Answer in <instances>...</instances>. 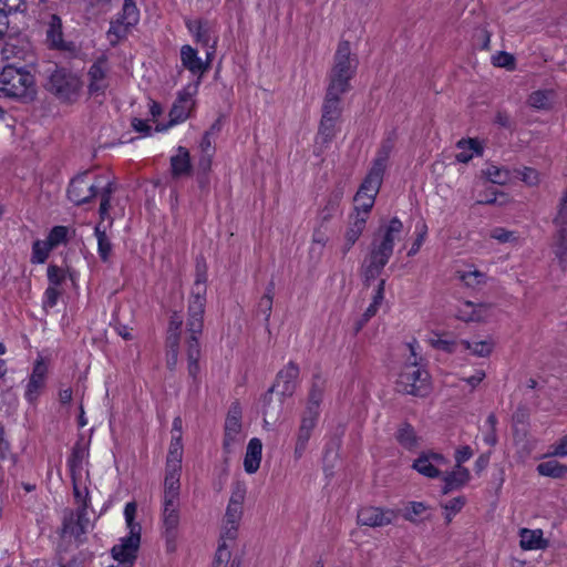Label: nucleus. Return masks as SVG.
<instances>
[{"label": "nucleus", "instance_id": "1", "mask_svg": "<svg viewBox=\"0 0 567 567\" xmlns=\"http://www.w3.org/2000/svg\"><path fill=\"white\" fill-rule=\"evenodd\" d=\"M206 278L204 274H197L195 282L192 287L190 297L187 309V360L188 373L196 379L199 372L198 359L200 355V347L198 339L202 336L204 327V311L206 303Z\"/></svg>", "mask_w": 567, "mask_h": 567}, {"label": "nucleus", "instance_id": "2", "mask_svg": "<svg viewBox=\"0 0 567 567\" xmlns=\"http://www.w3.org/2000/svg\"><path fill=\"white\" fill-rule=\"evenodd\" d=\"M93 183L89 173L73 178L68 187V197L75 205L90 202L93 197L100 196L101 221L94 227V236L97 240L99 254L103 261H106V227L102 221L106 216V186Z\"/></svg>", "mask_w": 567, "mask_h": 567}, {"label": "nucleus", "instance_id": "3", "mask_svg": "<svg viewBox=\"0 0 567 567\" xmlns=\"http://www.w3.org/2000/svg\"><path fill=\"white\" fill-rule=\"evenodd\" d=\"M403 233L402 221L393 217L388 225L381 226L374 236L369 257L364 261V276L367 280L378 277L390 260L395 241L401 240Z\"/></svg>", "mask_w": 567, "mask_h": 567}, {"label": "nucleus", "instance_id": "4", "mask_svg": "<svg viewBox=\"0 0 567 567\" xmlns=\"http://www.w3.org/2000/svg\"><path fill=\"white\" fill-rule=\"evenodd\" d=\"M136 504L130 502L125 505L124 517L127 535L118 538V542L111 548V556L116 565L109 567H133L141 546L142 527L135 522Z\"/></svg>", "mask_w": 567, "mask_h": 567}, {"label": "nucleus", "instance_id": "5", "mask_svg": "<svg viewBox=\"0 0 567 567\" xmlns=\"http://www.w3.org/2000/svg\"><path fill=\"white\" fill-rule=\"evenodd\" d=\"M323 392H324V381L316 377L312 381L307 405L305 411L301 414L300 425L298 427L297 434H296V445L293 455L295 458L299 460L308 445V442L311 437V434L317 426L318 419L320 415V404L323 399Z\"/></svg>", "mask_w": 567, "mask_h": 567}, {"label": "nucleus", "instance_id": "6", "mask_svg": "<svg viewBox=\"0 0 567 567\" xmlns=\"http://www.w3.org/2000/svg\"><path fill=\"white\" fill-rule=\"evenodd\" d=\"M408 348L410 355L398 378L396 389L406 394L424 396L430 390L429 372L419 364L417 343H408Z\"/></svg>", "mask_w": 567, "mask_h": 567}, {"label": "nucleus", "instance_id": "7", "mask_svg": "<svg viewBox=\"0 0 567 567\" xmlns=\"http://www.w3.org/2000/svg\"><path fill=\"white\" fill-rule=\"evenodd\" d=\"M357 66L358 60L351 54L350 43L348 41H341L338 44L334 54L328 87L347 92L350 87V80L354 75Z\"/></svg>", "mask_w": 567, "mask_h": 567}, {"label": "nucleus", "instance_id": "8", "mask_svg": "<svg viewBox=\"0 0 567 567\" xmlns=\"http://www.w3.org/2000/svg\"><path fill=\"white\" fill-rule=\"evenodd\" d=\"M44 44L49 50L58 51L66 56H75L79 52L76 43L64 34L63 22L55 13L44 14L41 19Z\"/></svg>", "mask_w": 567, "mask_h": 567}, {"label": "nucleus", "instance_id": "9", "mask_svg": "<svg viewBox=\"0 0 567 567\" xmlns=\"http://www.w3.org/2000/svg\"><path fill=\"white\" fill-rule=\"evenodd\" d=\"M121 2V12L110 21L109 44L114 45L126 39L140 21V10L135 0H109V3Z\"/></svg>", "mask_w": 567, "mask_h": 567}, {"label": "nucleus", "instance_id": "10", "mask_svg": "<svg viewBox=\"0 0 567 567\" xmlns=\"http://www.w3.org/2000/svg\"><path fill=\"white\" fill-rule=\"evenodd\" d=\"M94 512L84 507L65 508L62 513L61 537L68 542L82 543L83 536L92 528Z\"/></svg>", "mask_w": 567, "mask_h": 567}, {"label": "nucleus", "instance_id": "11", "mask_svg": "<svg viewBox=\"0 0 567 567\" xmlns=\"http://www.w3.org/2000/svg\"><path fill=\"white\" fill-rule=\"evenodd\" d=\"M45 89L62 101H72L81 89L80 79L69 70L54 65L49 69Z\"/></svg>", "mask_w": 567, "mask_h": 567}, {"label": "nucleus", "instance_id": "12", "mask_svg": "<svg viewBox=\"0 0 567 567\" xmlns=\"http://www.w3.org/2000/svg\"><path fill=\"white\" fill-rule=\"evenodd\" d=\"M33 84V75L23 69L9 65L0 73V92L2 97H24L32 90Z\"/></svg>", "mask_w": 567, "mask_h": 567}, {"label": "nucleus", "instance_id": "13", "mask_svg": "<svg viewBox=\"0 0 567 567\" xmlns=\"http://www.w3.org/2000/svg\"><path fill=\"white\" fill-rule=\"evenodd\" d=\"M186 28L195 37L196 41L204 47H207L206 58L208 61H213L218 37L214 30L213 24L207 20H185Z\"/></svg>", "mask_w": 567, "mask_h": 567}, {"label": "nucleus", "instance_id": "14", "mask_svg": "<svg viewBox=\"0 0 567 567\" xmlns=\"http://www.w3.org/2000/svg\"><path fill=\"white\" fill-rule=\"evenodd\" d=\"M299 377V368L296 363L289 362L277 374V380L265 395V402L271 399V394L276 392L282 399L291 396L297 388Z\"/></svg>", "mask_w": 567, "mask_h": 567}, {"label": "nucleus", "instance_id": "15", "mask_svg": "<svg viewBox=\"0 0 567 567\" xmlns=\"http://www.w3.org/2000/svg\"><path fill=\"white\" fill-rule=\"evenodd\" d=\"M244 436L241 433V408L238 402H234L227 413L225 421L224 449L230 453L235 446L239 445Z\"/></svg>", "mask_w": 567, "mask_h": 567}, {"label": "nucleus", "instance_id": "16", "mask_svg": "<svg viewBox=\"0 0 567 567\" xmlns=\"http://www.w3.org/2000/svg\"><path fill=\"white\" fill-rule=\"evenodd\" d=\"M90 97L97 104L102 105L105 99L106 90V59L102 55L90 68L89 71Z\"/></svg>", "mask_w": 567, "mask_h": 567}, {"label": "nucleus", "instance_id": "17", "mask_svg": "<svg viewBox=\"0 0 567 567\" xmlns=\"http://www.w3.org/2000/svg\"><path fill=\"white\" fill-rule=\"evenodd\" d=\"M449 460L441 453L425 452L422 453L413 463V468L420 474L436 478L443 474V467H447Z\"/></svg>", "mask_w": 567, "mask_h": 567}, {"label": "nucleus", "instance_id": "18", "mask_svg": "<svg viewBox=\"0 0 567 567\" xmlns=\"http://www.w3.org/2000/svg\"><path fill=\"white\" fill-rule=\"evenodd\" d=\"M197 92V86H188L178 93L171 111H169V126L185 122L194 109V95Z\"/></svg>", "mask_w": 567, "mask_h": 567}, {"label": "nucleus", "instance_id": "19", "mask_svg": "<svg viewBox=\"0 0 567 567\" xmlns=\"http://www.w3.org/2000/svg\"><path fill=\"white\" fill-rule=\"evenodd\" d=\"M183 318L179 313L174 312L169 320L167 330V367L174 370L178 361L179 341L182 334Z\"/></svg>", "mask_w": 567, "mask_h": 567}, {"label": "nucleus", "instance_id": "20", "mask_svg": "<svg viewBox=\"0 0 567 567\" xmlns=\"http://www.w3.org/2000/svg\"><path fill=\"white\" fill-rule=\"evenodd\" d=\"M239 524L229 523L223 520L220 527V539L218 544V548L215 554V559L212 567H226L227 563L230 558V550L228 548L227 542H233L236 539L238 534Z\"/></svg>", "mask_w": 567, "mask_h": 567}, {"label": "nucleus", "instance_id": "21", "mask_svg": "<svg viewBox=\"0 0 567 567\" xmlns=\"http://www.w3.org/2000/svg\"><path fill=\"white\" fill-rule=\"evenodd\" d=\"M358 524L369 527H383L390 525L396 518V513L392 509L368 506L358 513Z\"/></svg>", "mask_w": 567, "mask_h": 567}, {"label": "nucleus", "instance_id": "22", "mask_svg": "<svg viewBox=\"0 0 567 567\" xmlns=\"http://www.w3.org/2000/svg\"><path fill=\"white\" fill-rule=\"evenodd\" d=\"M339 131V122L321 118L315 140L313 154L321 156L330 146Z\"/></svg>", "mask_w": 567, "mask_h": 567}, {"label": "nucleus", "instance_id": "23", "mask_svg": "<svg viewBox=\"0 0 567 567\" xmlns=\"http://www.w3.org/2000/svg\"><path fill=\"white\" fill-rule=\"evenodd\" d=\"M181 61L185 69L192 72L194 75L202 76L209 68L212 61L206 59L204 62L197 51L190 45H183L181 49Z\"/></svg>", "mask_w": 567, "mask_h": 567}, {"label": "nucleus", "instance_id": "24", "mask_svg": "<svg viewBox=\"0 0 567 567\" xmlns=\"http://www.w3.org/2000/svg\"><path fill=\"white\" fill-rule=\"evenodd\" d=\"M183 457L167 455L164 477V489L181 493V473Z\"/></svg>", "mask_w": 567, "mask_h": 567}, {"label": "nucleus", "instance_id": "25", "mask_svg": "<svg viewBox=\"0 0 567 567\" xmlns=\"http://www.w3.org/2000/svg\"><path fill=\"white\" fill-rule=\"evenodd\" d=\"M45 375H47V367L45 364L39 360L33 367L32 374L29 379V382L27 384L25 389V399L33 403L40 395V392L42 388L44 386L45 382Z\"/></svg>", "mask_w": 567, "mask_h": 567}, {"label": "nucleus", "instance_id": "26", "mask_svg": "<svg viewBox=\"0 0 567 567\" xmlns=\"http://www.w3.org/2000/svg\"><path fill=\"white\" fill-rule=\"evenodd\" d=\"M344 93V91L332 90L331 87H328L322 104L321 118L326 120L328 117L330 121H340V116L342 113L341 95Z\"/></svg>", "mask_w": 567, "mask_h": 567}, {"label": "nucleus", "instance_id": "27", "mask_svg": "<svg viewBox=\"0 0 567 567\" xmlns=\"http://www.w3.org/2000/svg\"><path fill=\"white\" fill-rule=\"evenodd\" d=\"M443 493L447 494L463 487L471 478L470 471L464 466L455 465L452 471L443 472Z\"/></svg>", "mask_w": 567, "mask_h": 567}, {"label": "nucleus", "instance_id": "28", "mask_svg": "<svg viewBox=\"0 0 567 567\" xmlns=\"http://www.w3.org/2000/svg\"><path fill=\"white\" fill-rule=\"evenodd\" d=\"M193 166L187 148L179 146L175 155L171 157V172L173 178L177 179L192 174Z\"/></svg>", "mask_w": 567, "mask_h": 567}, {"label": "nucleus", "instance_id": "29", "mask_svg": "<svg viewBox=\"0 0 567 567\" xmlns=\"http://www.w3.org/2000/svg\"><path fill=\"white\" fill-rule=\"evenodd\" d=\"M458 152L455 154V159L458 163H468L474 156L483 155V146L477 140L462 138L456 143Z\"/></svg>", "mask_w": 567, "mask_h": 567}, {"label": "nucleus", "instance_id": "30", "mask_svg": "<svg viewBox=\"0 0 567 567\" xmlns=\"http://www.w3.org/2000/svg\"><path fill=\"white\" fill-rule=\"evenodd\" d=\"M261 441L257 437L251 439L247 445L244 458V468L248 474H254L258 471L261 461Z\"/></svg>", "mask_w": 567, "mask_h": 567}, {"label": "nucleus", "instance_id": "31", "mask_svg": "<svg viewBox=\"0 0 567 567\" xmlns=\"http://www.w3.org/2000/svg\"><path fill=\"white\" fill-rule=\"evenodd\" d=\"M551 249L563 269L567 267V226H556Z\"/></svg>", "mask_w": 567, "mask_h": 567}, {"label": "nucleus", "instance_id": "32", "mask_svg": "<svg viewBox=\"0 0 567 567\" xmlns=\"http://www.w3.org/2000/svg\"><path fill=\"white\" fill-rule=\"evenodd\" d=\"M488 311V307L483 303H473L465 301L457 310V318L462 321H481L483 320Z\"/></svg>", "mask_w": 567, "mask_h": 567}, {"label": "nucleus", "instance_id": "33", "mask_svg": "<svg viewBox=\"0 0 567 567\" xmlns=\"http://www.w3.org/2000/svg\"><path fill=\"white\" fill-rule=\"evenodd\" d=\"M383 174V169L372 165L358 192L363 195H370L375 197L381 187Z\"/></svg>", "mask_w": 567, "mask_h": 567}, {"label": "nucleus", "instance_id": "34", "mask_svg": "<svg viewBox=\"0 0 567 567\" xmlns=\"http://www.w3.org/2000/svg\"><path fill=\"white\" fill-rule=\"evenodd\" d=\"M555 96L554 90H537L528 95L527 104L538 111H549L553 107Z\"/></svg>", "mask_w": 567, "mask_h": 567}, {"label": "nucleus", "instance_id": "35", "mask_svg": "<svg viewBox=\"0 0 567 567\" xmlns=\"http://www.w3.org/2000/svg\"><path fill=\"white\" fill-rule=\"evenodd\" d=\"M162 520L166 537L174 538L179 524V506H162Z\"/></svg>", "mask_w": 567, "mask_h": 567}, {"label": "nucleus", "instance_id": "36", "mask_svg": "<svg viewBox=\"0 0 567 567\" xmlns=\"http://www.w3.org/2000/svg\"><path fill=\"white\" fill-rule=\"evenodd\" d=\"M546 546V540L543 538V532L540 529H527L520 530V547L527 550L540 549Z\"/></svg>", "mask_w": 567, "mask_h": 567}, {"label": "nucleus", "instance_id": "37", "mask_svg": "<svg viewBox=\"0 0 567 567\" xmlns=\"http://www.w3.org/2000/svg\"><path fill=\"white\" fill-rule=\"evenodd\" d=\"M86 455V450L80 443L75 444L72 449L71 455L68 460V466L70 470L71 478H76L82 476L83 471V461Z\"/></svg>", "mask_w": 567, "mask_h": 567}, {"label": "nucleus", "instance_id": "38", "mask_svg": "<svg viewBox=\"0 0 567 567\" xmlns=\"http://www.w3.org/2000/svg\"><path fill=\"white\" fill-rule=\"evenodd\" d=\"M461 352L468 351L471 354L478 358L488 357L494 348L492 340H482L470 342L467 340H460Z\"/></svg>", "mask_w": 567, "mask_h": 567}, {"label": "nucleus", "instance_id": "39", "mask_svg": "<svg viewBox=\"0 0 567 567\" xmlns=\"http://www.w3.org/2000/svg\"><path fill=\"white\" fill-rule=\"evenodd\" d=\"M183 420L181 416H176L172 424V437L167 455H175V457H183Z\"/></svg>", "mask_w": 567, "mask_h": 567}, {"label": "nucleus", "instance_id": "40", "mask_svg": "<svg viewBox=\"0 0 567 567\" xmlns=\"http://www.w3.org/2000/svg\"><path fill=\"white\" fill-rule=\"evenodd\" d=\"M537 472L542 476L561 478L567 474V465H564L557 461H546L537 465Z\"/></svg>", "mask_w": 567, "mask_h": 567}, {"label": "nucleus", "instance_id": "41", "mask_svg": "<svg viewBox=\"0 0 567 567\" xmlns=\"http://www.w3.org/2000/svg\"><path fill=\"white\" fill-rule=\"evenodd\" d=\"M482 173L489 182L497 185H505L511 179V173L508 169L494 164L487 165Z\"/></svg>", "mask_w": 567, "mask_h": 567}, {"label": "nucleus", "instance_id": "42", "mask_svg": "<svg viewBox=\"0 0 567 567\" xmlns=\"http://www.w3.org/2000/svg\"><path fill=\"white\" fill-rule=\"evenodd\" d=\"M340 202H341L340 193L331 194L328 197L326 205L320 209L319 218L322 221H328L331 218H333L340 212Z\"/></svg>", "mask_w": 567, "mask_h": 567}, {"label": "nucleus", "instance_id": "43", "mask_svg": "<svg viewBox=\"0 0 567 567\" xmlns=\"http://www.w3.org/2000/svg\"><path fill=\"white\" fill-rule=\"evenodd\" d=\"M396 440L399 443L408 449L412 450L417 446V436L414 429L410 424H402L396 432Z\"/></svg>", "mask_w": 567, "mask_h": 567}, {"label": "nucleus", "instance_id": "44", "mask_svg": "<svg viewBox=\"0 0 567 567\" xmlns=\"http://www.w3.org/2000/svg\"><path fill=\"white\" fill-rule=\"evenodd\" d=\"M53 247L47 240H35L32 245V264H43Z\"/></svg>", "mask_w": 567, "mask_h": 567}, {"label": "nucleus", "instance_id": "45", "mask_svg": "<svg viewBox=\"0 0 567 567\" xmlns=\"http://www.w3.org/2000/svg\"><path fill=\"white\" fill-rule=\"evenodd\" d=\"M220 130V125L218 122L214 123L208 131L203 135L199 148L202 154L214 155L215 146H214V135L218 133Z\"/></svg>", "mask_w": 567, "mask_h": 567}, {"label": "nucleus", "instance_id": "46", "mask_svg": "<svg viewBox=\"0 0 567 567\" xmlns=\"http://www.w3.org/2000/svg\"><path fill=\"white\" fill-rule=\"evenodd\" d=\"M275 284L270 281L266 288L265 295L260 298L258 303V311L265 316L268 321L271 315L272 300H274Z\"/></svg>", "mask_w": 567, "mask_h": 567}, {"label": "nucleus", "instance_id": "47", "mask_svg": "<svg viewBox=\"0 0 567 567\" xmlns=\"http://www.w3.org/2000/svg\"><path fill=\"white\" fill-rule=\"evenodd\" d=\"M383 299H384V280H380V282L378 284V286L375 288V292L373 295L372 302L370 303V306L365 309V311L363 313L365 316V320H370L372 317L375 316Z\"/></svg>", "mask_w": 567, "mask_h": 567}, {"label": "nucleus", "instance_id": "48", "mask_svg": "<svg viewBox=\"0 0 567 567\" xmlns=\"http://www.w3.org/2000/svg\"><path fill=\"white\" fill-rule=\"evenodd\" d=\"M374 196L363 195L357 192L354 196V213L361 214V216H369L374 205Z\"/></svg>", "mask_w": 567, "mask_h": 567}, {"label": "nucleus", "instance_id": "49", "mask_svg": "<svg viewBox=\"0 0 567 567\" xmlns=\"http://www.w3.org/2000/svg\"><path fill=\"white\" fill-rule=\"evenodd\" d=\"M247 487L246 484L237 481L231 484V494L228 504L244 508L246 499Z\"/></svg>", "mask_w": 567, "mask_h": 567}, {"label": "nucleus", "instance_id": "50", "mask_svg": "<svg viewBox=\"0 0 567 567\" xmlns=\"http://www.w3.org/2000/svg\"><path fill=\"white\" fill-rule=\"evenodd\" d=\"M553 223L555 226H567V187L564 189L558 200Z\"/></svg>", "mask_w": 567, "mask_h": 567}, {"label": "nucleus", "instance_id": "51", "mask_svg": "<svg viewBox=\"0 0 567 567\" xmlns=\"http://www.w3.org/2000/svg\"><path fill=\"white\" fill-rule=\"evenodd\" d=\"M431 343L434 348L443 350L445 352L454 353L461 352L460 341L450 338L436 337L431 340Z\"/></svg>", "mask_w": 567, "mask_h": 567}, {"label": "nucleus", "instance_id": "52", "mask_svg": "<svg viewBox=\"0 0 567 567\" xmlns=\"http://www.w3.org/2000/svg\"><path fill=\"white\" fill-rule=\"evenodd\" d=\"M81 477H76L75 480L72 478L74 504L76 505V507H84L89 509V493L86 487L81 488L79 483Z\"/></svg>", "mask_w": 567, "mask_h": 567}, {"label": "nucleus", "instance_id": "53", "mask_svg": "<svg viewBox=\"0 0 567 567\" xmlns=\"http://www.w3.org/2000/svg\"><path fill=\"white\" fill-rule=\"evenodd\" d=\"M69 229L65 226H54L47 238V241L54 248L66 241Z\"/></svg>", "mask_w": 567, "mask_h": 567}, {"label": "nucleus", "instance_id": "54", "mask_svg": "<svg viewBox=\"0 0 567 567\" xmlns=\"http://www.w3.org/2000/svg\"><path fill=\"white\" fill-rule=\"evenodd\" d=\"M426 511V505L422 502H410L404 507L403 516L406 520L416 522L417 517H420Z\"/></svg>", "mask_w": 567, "mask_h": 567}, {"label": "nucleus", "instance_id": "55", "mask_svg": "<svg viewBox=\"0 0 567 567\" xmlns=\"http://www.w3.org/2000/svg\"><path fill=\"white\" fill-rule=\"evenodd\" d=\"M461 279L467 287L474 288L485 282L486 276L484 272L478 270H468L461 275Z\"/></svg>", "mask_w": 567, "mask_h": 567}, {"label": "nucleus", "instance_id": "56", "mask_svg": "<svg viewBox=\"0 0 567 567\" xmlns=\"http://www.w3.org/2000/svg\"><path fill=\"white\" fill-rule=\"evenodd\" d=\"M66 278V274L65 271L55 266V265H49L48 267V280H49V286H52V287H58L61 286L64 280Z\"/></svg>", "mask_w": 567, "mask_h": 567}, {"label": "nucleus", "instance_id": "57", "mask_svg": "<svg viewBox=\"0 0 567 567\" xmlns=\"http://www.w3.org/2000/svg\"><path fill=\"white\" fill-rule=\"evenodd\" d=\"M491 238L497 240L501 244L513 243L517 240L516 233L507 230L503 227H495L491 230Z\"/></svg>", "mask_w": 567, "mask_h": 567}, {"label": "nucleus", "instance_id": "58", "mask_svg": "<svg viewBox=\"0 0 567 567\" xmlns=\"http://www.w3.org/2000/svg\"><path fill=\"white\" fill-rule=\"evenodd\" d=\"M25 8L24 0H0V11L7 17L12 12L24 11Z\"/></svg>", "mask_w": 567, "mask_h": 567}, {"label": "nucleus", "instance_id": "59", "mask_svg": "<svg viewBox=\"0 0 567 567\" xmlns=\"http://www.w3.org/2000/svg\"><path fill=\"white\" fill-rule=\"evenodd\" d=\"M391 150H392V146L390 143L383 144L381 146V148L379 150L377 157L373 161L372 165L385 171Z\"/></svg>", "mask_w": 567, "mask_h": 567}, {"label": "nucleus", "instance_id": "60", "mask_svg": "<svg viewBox=\"0 0 567 567\" xmlns=\"http://www.w3.org/2000/svg\"><path fill=\"white\" fill-rule=\"evenodd\" d=\"M391 150H392V146L390 143L383 144L381 146V148L379 150L377 157L373 161L372 165L385 171Z\"/></svg>", "mask_w": 567, "mask_h": 567}, {"label": "nucleus", "instance_id": "61", "mask_svg": "<svg viewBox=\"0 0 567 567\" xmlns=\"http://www.w3.org/2000/svg\"><path fill=\"white\" fill-rule=\"evenodd\" d=\"M62 291L58 287L49 286L44 292L43 307L53 308Z\"/></svg>", "mask_w": 567, "mask_h": 567}, {"label": "nucleus", "instance_id": "62", "mask_svg": "<svg viewBox=\"0 0 567 567\" xmlns=\"http://www.w3.org/2000/svg\"><path fill=\"white\" fill-rule=\"evenodd\" d=\"M243 511H244V508H241V507L233 506V505L228 504L223 520L240 524V520L243 517Z\"/></svg>", "mask_w": 567, "mask_h": 567}, {"label": "nucleus", "instance_id": "63", "mask_svg": "<svg viewBox=\"0 0 567 567\" xmlns=\"http://www.w3.org/2000/svg\"><path fill=\"white\" fill-rule=\"evenodd\" d=\"M493 63L496 66L512 69L514 68V56L506 52H499L493 56Z\"/></svg>", "mask_w": 567, "mask_h": 567}, {"label": "nucleus", "instance_id": "64", "mask_svg": "<svg viewBox=\"0 0 567 567\" xmlns=\"http://www.w3.org/2000/svg\"><path fill=\"white\" fill-rule=\"evenodd\" d=\"M548 455L558 457L567 456V435L563 436L559 441L550 446Z\"/></svg>", "mask_w": 567, "mask_h": 567}]
</instances>
